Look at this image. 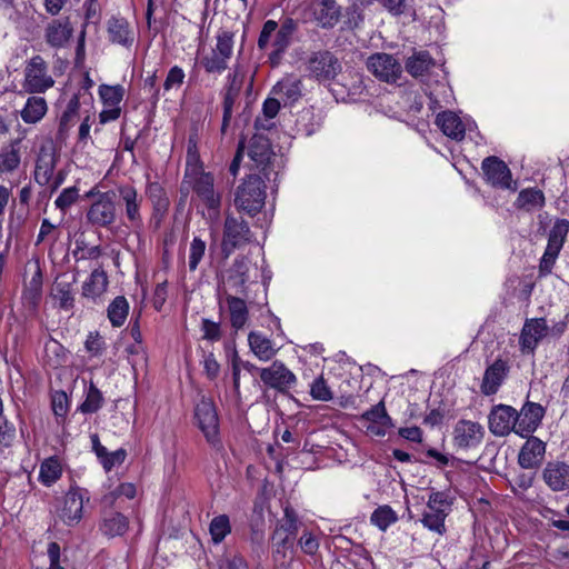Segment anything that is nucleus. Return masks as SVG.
I'll use <instances>...</instances> for the list:
<instances>
[{
	"label": "nucleus",
	"mask_w": 569,
	"mask_h": 569,
	"mask_svg": "<svg viewBox=\"0 0 569 569\" xmlns=\"http://www.w3.org/2000/svg\"><path fill=\"white\" fill-rule=\"evenodd\" d=\"M299 545H300L302 551L307 555H315L319 548L318 540L310 532H305L300 537Z\"/></svg>",
	"instance_id": "nucleus-64"
},
{
	"label": "nucleus",
	"mask_w": 569,
	"mask_h": 569,
	"mask_svg": "<svg viewBox=\"0 0 569 569\" xmlns=\"http://www.w3.org/2000/svg\"><path fill=\"white\" fill-rule=\"evenodd\" d=\"M250 259L246 256L237 257L228 269L227 283L236 295L247 297V282L249 281Z\"/></svg>",
	"instance_id": "nucleus-21"
},
{
	"label": "nucleus",
	"mask_w": 569,
	"mask_h": 569,
	"mask_svg": "<svg viewBox=\"0 0 569 569\" xmlns=\"http://www.w3.org/2000/svg\"><path fill=\"white\" fill-rule=\"evenodd\" d=\"M193 173L192 190L209 211H212L213 214H218L221 207V194L214 191V178L212 173L204 172L201 167H194Z\"/></svg>",
	"instance_id": "nucleus-10"
},
{
	"label": "nucleus",
	"mask_w": 569,
	"mask_h": 569,
	"mask_svg": "<svg viewBox=\"0 0 569 569\" xmlns=\"http://www.w3.org/2000/svg\"><path fill=\"white\" fill-rule=\"evenodd\" d=\"M527 441L518 455V463L525 469H535L540 466L546 453V443L535 436L526 437Z\"/></svg>",
	"instance_id": "nucleus-20"
},
{
	"label": "nucleus",
	"mask_w": 569,
	"mask_h": 569,
	"mask_svg": "<svg viewBox=\"0 0 569 569\" xmlns=\"http://www.w3.org/2000/svg\"><path fill=\"white\" fill-rule=\"evenodd\" d=\"M248 156L252 161V169L258 170L267 181H276L278 177L277 154L268 137L260 133L253 134L249 141Z\"/></svg>",
	"instance_id": "nucleus-3"
},
{
	"label": "nucleus",
	"mask_w": 569,
	"mask_h": 569,
	"mask_svg": "<svg viewBox=\"0 0 569 569\" xmlns=\"http://www.w3.org/2000/svg\"><path fill=\"white\" fill-rule=\"evenodd\" d=\"M127 457L124 449H118L113 452L108 451V456L102 459L101 463L106 471H110L114 466L123 463Z\"/></svg>",
	"instance_id": "nucleus-63"
},
{
	"label": "nucleus",
	"mask_w": 569,
	"mask_h": 569,
	"mask_svg": "<svg viewBox=\"0 0 569 569\" xmlns=\"http://www.w3.org/2000/svg\"><path fill=\"white\" fill-rule=\"evenodd\" d=\"M233 37V32L229 30H221L217 36L216 48L212 50L229 60L232 54Z\"/></svg>",
	"instance_id": "nucleus-53"
},
{
	"label": "nucleus",
	"mask_w": 569,
	"mask_h": 569,
	"mask_svg": "<svg viewBox=\"0 0 569 569\" xmlns=\"http://www.w3.org/2000/svg\"><path fill=\"white\" fill-rule=\"evenodd\" d=\"M517 410L508 405H496L491 408L488 416V427L492 435L497 437L508 436L517 429Z\"/></svg>",
	"instance_id": "nucleus-13"
},
{
	"label": "nucleus",
	"mask_w": 569,
	"mask_h": 569,
	"mask_svg": "<svg viewBox=\"0 0 569 569\" xmlns=\"http://www.w3.org/2000/svg\"><path fill=\"white\" fill-rule=\"evenodd\" d=\"M435 66V60L428 51L415 52L406 61V70L412 77L418 78L423 76Z\"/></svg>",
	"instance_id": "nucleus-35"
},
{
	"label": "nucleus",
	"mask_w": 569,
	"mask_h": 569,
	"mask_svg": "<svg viewBox=\"0 0 569 569\" xmlns=\"http://www.w3.org/2000/svg\"><path fill=\"white\" fill-rule=\"evenodd\" d=\"M117 190L124 208V217L132 228L133 233L140 239L143 228L141 213L142 197H140L137 189L130 184L119 186Z\"/></svg>",
	"instance_id": "nucleus-9"
},
{
	"label": "nucleus",
	"mask_w": 569,
	"mask_h": 569,
	"mask_svg": "<svg viewBox=\"0 0 569 569\" xmlns=\"http://www.w3.org/2000/svg\"><path fill=\"white\" fill-rule=\"evenodd\" d=\"M77 282V277L73 276L71 280L57 278L51 289L52 298L58 302V307L62 310H71L74 307V292L73 284Z\"/></svg>",
	"instance_id": "nucleus-27"
},
{
	"label": "nucleus",
	"mask_w": 569,
	"mask_h": 569,
	"mask_svg": "<svg viewBox=\"0 0 569 569\" xmlns=\"http://www.w3.org/2000/svg\"><path fill=\"white\" fill-rule=\"evenodd\" d=\"M194 418L203 433L206 441L214 449L222 450L223 446L219 432V417L213 401L202 397L194 408Z\"/></svg>",
	"instance_id": "nucleus-4"
},
{
	"label": "nucleus",
	"mask_w": 569,
	"mask_h": 569,
	"mask_svg": "<svg viewBox=\"0 0 569 569\" xmlns=\"http://www.w3.org/2000/svg\"><path fill=\"white\" fill-rule=\"evenodd\" d=\"M545 413L546 410L540 403L526 401L520 411H517L518 427L515 432L522 438L528 437L540 426Z\"/></svg>",
	"instance_id": "nucleus-15"
},
{
	"label": "nucleus",
	"mask_w": 569,
	"mask_h": 569,
	"mask_svg": "<svg viewBox=\"0 0 569 569\" xmlns=\"http://www.w3.org/2000/svg\"><path fill=\"white\" fill-rule=\"evenodd\" d=\"M86 349L93 356H99L104 350V341L99 332H90L86 340Z\"/></svg>",
	"instance_id": "nucleus-61"
},
{
	"label": "nucleus",
	"mask_w": 569,
	"mask_h": 569,
	"mask_svg": "<svg viewBox=\"0 0 569 569\" xmlns=\"http://www.w3.org/2000/svg\"><path fill=\"white\" fill-rule=\"evenodd\" d=\"M341 17V6L338 0H321L316 11V19L322 28H333Z\"/></svg>",
	"instance_id": "nucleus-32"
},
{
	"label": "nucleus",
	"mask_w": 569,
	"mask_h": 569,
	"mask_svg": "<svg viewBox=\"0 0 569 569\" xmlns=\"http://www.w3.org/2000/svg\"><path fill=\"white\" fill-rule=\"evenodd\" d=\"M54 84L48 74V66L41 56H34L24 70V88L28 92H44Z\"/></svg>",
	"instance_id": "nucleus-12"
},
{
	"label": "nucleus",
	"mask_w": 569,
	"mask_h": 569,
	"mask_svg": "<svg viewBox=\"0 0 569 569\" xmlns=\"http://www.w3.org/2000/svg\"><path fill=\"white\" fill-rule=\"evenodd\" d=\"M543 206L545 194L541 190L535 188L521 190L516 200V207L527 211H530L533 208H541Z\"/></svg>",
	"instance_id": "nucleus-38"
},
{
	"label": "nucleus",
	"mask_w": 569,
	"mask_h": 569,
	"mask_svg": "<svg viewBox=\"0 0 569 569\" xmlns=\"http://www.w3.org/2000/svg\"><path fill=\"white\" fill-rule=\"evenodd\" d=\"M297 30L298 21L289 17L284 18L280 24L274 20H267L263 23L258 38V48L264 50L270 43L271 36L274 34L271 43L272 51L268 56V61L272 68L280 64L283 54L292 43Z\"/></svg>",
	"instance_id": "nucleus-1"
},
{
	"label": "nucleus",
	"mask_w": 569,
	"mask_h": 569,
	"mask_svg": "<svg viewBox=\"0 0 569 569\" xmlns=\"http://www.w3.org/2000/svg\"><path fill=\"white\" fill-rule=\"evenodd\" d=\"M447 515L448 512H445V510H430L423 515L422 523L431 531L442 535L446 532L445 519Z\"/></svg>",
	"instance_id": "nucleus-51"
},
{
	"label": "nucleus",
	"mask_w": 569,
	"mask_h": 569,
	"mask_svg": "<svg viewBox=\"0 0 569 569\" xmlns=\"http://www.w3.org/2000/svg\"><path fill=\"white\" fill-rule=\"evenodd\" d=\"M260 379L267 387L281 393H287L297 382L295 373L278 360L273 361L271 366L260 369Z\"/></svg>",
	"instance_id": "nucleus-14"
},
{
	"label": "nucleus",
	"mask_w": 569,
	"mask_h": 569,
	"mask_svg": "<svg viewBox=\"0 0 569 569\" xmlns=\"http://www.w3.org/2000/svg\"><path fill=\"white\" fill-rule=\"evenodd\" d=\"M79 198V190L77 187H69L61 191L59 197L56 199L54 204L58 209L66 211L70 208Z\"/></svg>",
	"instance_id": "nucleus-56"
},
{
	"label": "nucleus",
	"mask_w": 569,
	"mask_h": 569,
	"mask_svg": "<svg viewBox=\"0 0 569 569\" xmlns=\"http://www.w3.org/2000/svg\"><path fill=\"white\" fill-rule=\"evenodd\" d=\"M252 232L248 222L241 217L227 214L223 223L222 253L229 257L236 249L251 242Z\"/></svg>",
	"instance_id": "nucleus-6"
},
{
	"label": "nucleus",
	"mask_w": 569,
	"mask_h": 569,
	"mask_svg": "<svg viewBox=\"0 0 569 569\" xmlns=\"http://www.w3.org/2000/svg\"><path fill=\"white\" fill-rule=\"evenodd\" d=\"M83 499L84 497L80 488H70L66 493L59 515L66 525L72 526L80 521L82 518Z\"/></svg>",
	"instance_id": "nucleus-24"
},
{
	"label": "nucleus",
	"mask_w": 569,
	"mask_h": 569,
	"mask_svg": "<svg viewBox=\"0 0 569 569\" xmlns=\"http://www.w3.org/2000/svg\"><path fill=\"white\" fill-rule=\"evenodd\" d=\"M371 522L380 530L385 531L387 528L398 520L396 511L390 506L378 507L370 517Z\"/></svg>",
	"instance_id": "nucleus-43"
},
{
	"label": "nucleus",
	"mask_w": 569,
	"mask_h": 569,
	"mask_svg": "<svg viewBox=\"0 0 569 569\" xmlns=\"http://www.w3.org/2000/svg\"><path fill=\"white\" fill-rule=\"evenodd\" d=\"M53 173V166L49 163H42L41 161H38L34 169V180L40 186H46Z\"/></svg>",
	"instance_id": "nucleus-62"
},
{
	"label": "nucleus",
	"mask_w": 569,
	"mask_h": 569,
	"mask_svg": "<svg viewBox=\"0 0 569 569\" xmlns=\"http://www.w3.org/2000/svg\"><path fill=\"white\" fill-rule=\"evenodd\" d=\"M560 251L561 249L556 248V246L547 244L539 262V277H546L551 273Z\"/></svg>",
	"instance_id": "nucleus-52"
},
{
	"label": "nucleus",
	"mask_w": 569,
	"mask_h": 569,
	"mask_svg": "<svg viewBox=\"0 0 569 569\" xmlns=\"http://www.w3.org/2000/svg\"><path fill=\"white\" fill-rule=\"evenodd\" d=\"M542 479L552 491L569 489V465L565 461H549L542 470Z\"/></svg>",
	"instance_id": "nucleus-19"
},
{
	"label": "nucleus",
	"mask_w": 569,
	"mask_h": 569,
	"mask_svg": "<svg viewBox=\"0 0 569 569\" xmlns=\"http://www.w3.org/2000/svg\"><path fill=\"white\" fill-rule=\"evenodd\" d=\"M266 181L259 173L248 174L234 191V207L250 217L258 214L266 203Z\"/></svg>",
	"instance_id": "nucleus-2"
},
{
	"label": "nucleus",
	"mask_w": 569,
	"mask_h": 569,
	"mask_svg": "<svg viewBox=\"0 0 569 569\" xmlns=\"http://www.w3.org/2000/svg\"><path fill=\"white\" fill-rule=\"evenodd\" d=\"M436 124L443 134L455 140L465 138L466 128L461 119L452 111H442L437 114Z\"/></svg>",
	"instance_id": "nucleus-29"
},
{
	"label": "nucleus",
	"mask_w": 569,
	"mask_h": 569,
	"mask_svg": "<svg viewBox=\"0 0 569 569\" xmlns=\"http://www.w3.org/2000/svg\"><path fill=\"white\" fill-rule=\"evenodd\" d=\"M128 519L120 512L109 511L102 517L100 531L108 538L122 536L128 530Z\"/></svg>",
	"instance_id": "nucleus-31"
},
{
	"label": "nucleus",
	"mask_w": 569,
	"mask_h": 569,
	"mask_svg": "<svg viewBox=\"0 0 569 569\" xmlns=\"http://www.w3.org/2000/svg\"><path fill=\"white\" fill-rule=\"evenodd\" d=\"M209 531L216 543L221 542L231 531L229 517L227 515L214 517L210 522Z\"/></svg>",
	"instance_id": "nucleus-50"
},
{
	"label": "nucleus",
	"mask_w": 569,
	"mask_h": 569,
	"mask_svg": "<svg viewBox=\"0 0 569 569\" xmlns=\"http://www.w3.org/2000/svg\"><path fill=\"white\" fill-rule=\"evenodd\" d=\"M247 77V71L242 64H236L232 72L227 77V82L223 88V114L221 123V132L226 133L232 118L233 106L239 98Z\"/></svg>",
	"instance_id": "nucleus-7"
},
{
	"label": "nucleus",
	"mask_w": 569,
	"mask_h": 569,
	"mask_svg": "<svg viewBox=\"0 0 569 569\" xmlns=\"http://www.w3.org/2000/svg\"><path fill=\"white\" fill-rule=\"evenodd\" d=\"M299 526L300 521L297 512L289 503H287L283 507V517L278 521L276 529H281L283 532L297 537Z\"/></svg>",
	"instance_id": "nucleus-44"
},
{
	"label": "nucleus",
	"mask_w": 569,
	"mask_h": 569,
	"mask_svg": "<svg viewBox=\"0 0 569 569\" xmlns=\"http://www.w3.org/2000/svg\"><path fill=\"white\" fill-rule=\"evenodd\" d=\"M52 410L57 417L63 418L68 412L69 400L64 391H56L52 396Z\"/></svg>",
	"instance_id": "nucleus-58"
},
{
	"label": "nucleus",
	"mask_w": 569,
	"mask_h": 569,
	"mask_svg": "<svg viewBox=\"0 0 569 569\" xmlns=\"http://www.w3.org/2000/svg\"><path fill=\"white\" fill-rule=\"evenodd\" d=\"M309 76L319 82L333 81L342 71L340 59L329 50H319L310 53L306 61Z\"/></svg>",
	"instance_id": "nucleus-5"
},
{
	"label": "nucleus",
	"mask_w": 569,
	"mask_h": 569,
	"mask_svg": "<svg viewBox=\"0 0 569 569\" xmlns=\"http://www.w3.org/2000/svg\"><path fill=\"white\" fill-rule=\"evenodd\" d=\"M201 331L202 338L209 341H219L222 337L220 323L207 318L201 321Z\"/></svg>",
	"instance_id": "nucleus-57"
},
{
	"label": "nucleus",
	"mask_w": 569,
	"mask_h": 569,
	"mask_svg": "<svg viewBox=\"0 0 569 569\" xmlns=\"http://www.w3.org/2000/svg\"><path fill=\"white\" fill-rule=\"evenodd\" d=\"M109 40L123 47L132 46L134 34L129 22L124 18L111 17L108 21Z\"/></svg>",
	"instance_id": "nucleus-28"
},
{
	"label": "nucleus",
	"mask_w": 569,
	"mask_h": 569,
	"mask_svg": "<svg viewBox=\"0 0 569 569\" xmlns=\"http://www.w3.org/2000/svg\"><path fill=\"white\" fill-rule=\"evenodd\" d=\"M368 70L379 80L393 83L402 73L401 63L389 53L378 52L367 59Z\"/></svg>",
	"instance_id": "nucleus-11"
},
{
	"label": "nucleus",
	"mask_w": 569,
	"mask_h": 569,
	"mask_svg": "<svg viewBox=\"0 0 569 569\" xmlns=\"http://www.w3.org/2000/svg\"><path fill=\"white\" fill-rule=\"evenodd\" d=\"M62 475L61 466L56 458H49L44 460L40 466L39 480L44 486H51Z\"/></svg>",
	"instance_id": "nucleus-41"
},
{
	"label": "nucleus",
	"mask_w": 569,
	"mask_h": 569,
	"mask_svg": "<svg viewBox=\"0 0 569 569\" xmlns=\"http://www.w3.org/2000/svg\"><path fill=\"white\" fill-rule=\"evenodd\" d=\"M46 112V100L41 97H30L21 110V118L26 123H36L43 118Z\"/></svg>",
	"instance_id": "nucleus-37"
},
{
	"label": "nucleus",
	"mask_w": 569,
	"mask_h": 569,
	"mask_svg": "<svg viewBox=\"0 0 569 569\" xmlns=\"http://www.w3.org/2000/svg\"><path fill=\"white\" fill-rule=\"evenodd\" d=\"M87 220L97 227L107 228L116 222V192L112 190L99 193V198L87 211Z\"/></svg>",
	"instance_id": "nucleus-8"
},
{
	"label": "nucleus",
	"mask_w": 569,
	"mask_h": 569,
	"mask_svg": "<svg viewBox=\"0 0 569 569\" xmlns=\"http://www.w3.org/2000/svg\"><path fill=\"white\" fill-rule=\"evenodd\" d=\"M483 427L475 421L459 420L453 429V443L458 448L467 449L477 447L483 438Z\"/></svg>",
	"instance_id": "nucleus-17"
},
{
	"label": "nucleus",
	"mask_w": 569,
	"mask_h": 569,
	"mask_svg": "<svg viewBox=\"0 0 569 569\" xmlns=\"http://www.w3.org/2000/svg\"><path fill=\"white\" fill-rule=\"evenodd\" d=\"M427 506L431 511L445 510V512H447L450 508V502L448 501V496L445 492L437 491L429 496Z\"/></svg>",
	"instance_id": "nucleus-60"
},
{
	"label": "nucleus",
	"mask_w": 569,
	"mask_h": 569,
	"mask_svg": "<svg viewBox=\"0 0 569 569\" xmlns=\"http://www.w3.org/2000/svg\"><path fill=\"white\" fill-rule=\"evenodd\" d=\"M108 318L113 327H121L129 312V303L123 296L116 297L108 307Z\"/></svg>",
	"instance_id": "nucleus-40"
},
{
	"label": "nucleus",
	"mask_w": 569,
	"mask_h": 569,
	"mask_svg": "<svg viewBox=\"0 0 569 569\" xmlns=\"http://www.w3.org/2000/svg\"><path fill=\"white\" fill-rule=\"evenodd\" d=\"M547 332L548 326L546 319L535 318L526 320L520 335L521 351L532 352Z\"/></svg>",
	"instance_id": "nucleus-23"
},
{
	"label": "nucleus",
	"mask_w": 569,
	"mask_h": 569,
	"mask_svg": "<svg viewBox=\"0 0 569 569\" xmlns=\"http://www.w3.org/2000/svg\"><path fill=\"white\" fill-rule=\"evenodd\" d=\"M184 77H186L184 72L180 67H178V66L172 67L169 70L167 78L163 82V89L166 91H169L173 87H180L183 83Z\"/></svg>",
	"instance_id": "nucleus-59"
},
{
	"label": "nucleus",
	"mask_w": 569,
	"mask_h": 569,
	"mask_svg": "<svg viewBox=\"0 0 569 569\" xmlns=\"http://www.w3.org/2000/svg\"><path fill=\"white\" fill-rule=\"evenodd\" d=\"M79 108V94H73L72 98L69 100L66 110L60 117L57 139L63 140L67 137L70 127L73 126L76 118L78 117Z\"/></svg>",
	"instance_id": "nucleus-36"
},
{
	"label": "nucleus",
	"mask_w": 569,
	"mask_h": 569,
	"mask_svg": "<svg viewBox=\"0 0 569 569\" xmlns=\"http://www.w3.org/2000/svg\"><path fill=\"white\" fill-rule=\"evenodd\" d=\"M271 540L274 561H283L288 556L292 557L296 536L288 535L281 529H274Z\"/></svg>",
	"instance_id": "nucleus-30"
},
{
	"label": "nucleus",
	"mask_w": 569,
	"mask_h": 569,
	"mask_svg": "<svg viewBox=\"0 0 569 569\" xmlns=\"http://www.w3.org/2000/svg\"><path fill=\"white\" fill-rule=\"evenodd\" d=\"M223 295L228 306L230 326L236 331L243 329L249 320V309L244 299L227 291Z\"/></svg>",
	"instance_id": "nucleus-26"
},
{
	"label": "nucleus",
	"mask_w": 569,
	"mask_h": 569,
	"mask_svg": "<svg viewBox=\"0 0 569 569\" xmlns=\"http://www.w3.org/2000/svg\"><path fill=\"white\" fill-rule=\"evenodd\" d=\"M20 140H14L10 143V150L1 154L0 172H11L20 164L19 153Z\"/></svg>",
	"instance_id": "nucleus-48"
},
{
	"label": "nucleus",
	"mask_w": 569,
	"mask_h": 569,
	"mask_svg": "<svg viewBox=\"0 0 569 569\" xmlns=\"http://www.w3.org/2000/svg\"><path fill=\"white\" fill-rule=\"evenodd\" d=\"M201 66L208 73H222L228 68V59L211 50L210 53L203 56L200 60Z\"/></svg>",
	"instance_id": "nucleus-47"
},
{
	"label": "nucleus",
	"mask_w": 569,
	"mask_h": 569,
	"mask_svg": "<svg viewBox=\"0 0 569 569\" xmlns=\"http://www.w3.org/2000/svg\"><path fill=\"white\" fill-rule=\"evenodd\" d=\"M73 34V28L68 17L53 19L44 28V40L54 49L63 48Z\"/></svg>",
	"instance_id": "nucleus-18"
},
{
	"label": "nucleus",
	"mask_w": 569,
	"mask_h": 569,
	"mask_svg": "<svg viewBox=\"0 0 569 569\" xmlns=\"http://www.w3.org/2000/svg\"><path fill=\"white\" fill-rule=\"evenodd\" d=\"M206 241H203L199 237H194L190 243V254H189V269L194 271L200 261L202 260L206 252Z\"/></svg>",
	"instance_id": "nucleus-54"
},
{
	"label": "nucleus",
	"mask_w": 569,
	"mask_h": 569,
	"mask_svg": "<svg viewBox=\"0 0 569 569\" xmlns=\"http://www.w3.org/2000/svg\"><path fill=\"white\" fill-rule=\"evenodd\" d=\"M124 88L121 84H101L99 87V94L106 107H119V103L124 97Z\"/></svg>",
	"instance_id": "nucleus-45"
},
{
	"label": "nucleus",
	"mask_w": 569,
	"mask_h": 569,
	"mask_svg": "<svg viewBox=\"0 0 569 569\" xmlns=\"http://www.w3.org/2000/svg\"><path fill=\"white\" fill-rule=\"evenodd\" d=\"M107 272L98 267L92 270L89 279L82 284V296L86 298H94L103 293L108 288Z\"/></svg>",
	"instance_id": "nucleus-33"
},
{
	"label": "nucleus",
	"mask_w": 569,
	"mask_h": 569,
	"mask_svg": "<svg viewBox=\"0 0 569 569\" xmlns=\"http://www.w3.org/2000/svg\"><path fill=\"white\" fill-rule=\"evenodd\" d=\"M360 419L369 423L392 425V420L386 410L383 401L378 402L363 412Z\"/></svg>",
	"instance_id": "nucleus-49"
},
{
	"label": "nucleus",
	"mask_w": 569,
	"mask_h": 569,
	"mask_svg": "<svg viewBox=\"0 0 569 569\" xmlns=\"http://www.w3.org/2000/svg\"><path fill=\"white\" fill-rule=\"evenodd\" d=\"M271 92L278 96L283 107L295 104L302 97V82L292 77H286L278 81Z\"/></svg>",
	"instance_id": "nucleus-25"
},
{
	"label": "nucleus",
	"mask_w": 569,
	"mask_h": 569,
	"mask_svg": "<svg viewBox=\"0 0 569 569\" xmlns=\"http://www.w3.org/2000/svg\"><path fill=\"white\" fill-rule=\"evenodd\" d=\"M569 233V220L557 219L549 231L548 243L556 246L558 249H562L566 238Z\"/></svg>",
	"instance_id": "nucleus-46"
},
{
	"label": "nucleus",
	"mask_w": 569,
	"mask_h": 569,
	"mask_svg": "<svg viewBox=\"0 0 569 569\" xmlns=\"http://www.w3.org/2000/svg\"><path fill=\"white\" fill-rule=\"evenodd\" d=\"M509 372V365L507 360L498 358L485 371L482 383L480 386L481 392L485 396L495 395Z\"/></svg>",
	"instance_id": "nucleus-22"
},
{
	"label": "nucleus",
	"mask_w": 569,
	"mask_h": 569,
	"mask_svg": "<svg viewBox=\"0 0 569 569\" xmlns=\"http://www.w3.org/2000/svg\"><path fill=\"white\" fill-rule=\"evenodd\" d=\"M481 169L486 179L493 187H499L502 189H512L516 187H511V171L508 166L500 160L498 157L490 156L483 159Z\"/></svg>",
	"instance_id": "nucleus-16"
},
{
	"label": "nucleus",
	"mask_w": 569,
	"mask_h": 569,
	"mask_svg": "<svg viewBox=\"0 0 569 569\" xmlns=\"http://www.w3.org/2000/svg\"><path fill=\"white\" fill-rule=\"evenodd\" d=\"M248 342L251 351L262 361L270 360L277 352L271 340L260 332L251 331Z\"/></svg>",
	"instance_id": "nucleus-34"
},
{
	"label": "nucleus",
	"mask_w": 569,
	"mask_h": 569,
	"mask_svg": "<svg viewBox=\"0 0 569 569\" xmlns=\"http://www.w3.org/2000/svg\"><path fill=\"white\" fill-rule=\"evenodd\" d=\"M146 196L151 203L152 210H169V196L159 182H149L146 187Z\"/></svg>",
	"instance_id": "nucleus-39"
},
{
	"label": "nucleus",
	"mask_w": 569,
	"mask_h": 569,
	"mask_svg": "<svg viewBox=\"0 0 569 569\" xmlns=\"http://www.w3.org/2000/svg\"><path fill=\"white\" fill-rule=\"evenodd\" d=\"M310 395L315 400L329 401L332 399V392L322 376L311 383Z\"/></svg>",
	"instance_id": "nucleus-55"
},
{
	"label": "nucleus",
	"mask_w": 569,
	"mask_h": 569,
	"mask_svg": "<svg viewBox=\"0 0 569 569\" xmlns=\"http://www.w3.org/2000/svg\"><path fill=\"white\" fill-rule=\"evenodd\" d=\"M103 402L102 392L91 382L87 390L86 399L78 409L82 413H94L102 407Z\"/></svg>",
	"instance_id": "nucleus-42"
}]
</instances>
